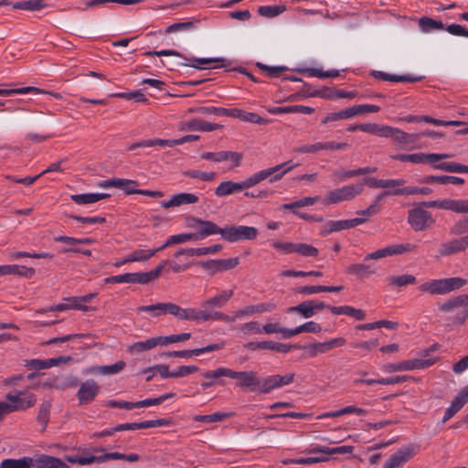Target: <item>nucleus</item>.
<instances>
[{
  "instance_id": "nucleus-1",
  "label": "nucleus",
  "mask_w": 468,
  "mask_h": 468,
  "mask_svg": "<svg viewBox=\"0 0 468 468\" xmlns=\"http://www.w3.org/2000/svg\"><path fill=\"white\" fill-rule=\"evenodd\" d=\"M468 281L460 277L434 279L419 286L422 292L430 294H446L467 284Z\"/></svg>"
},
{
  "instance_id": "nucleus-2",
  "label": "nucleus",
  "mask_w": 468,
  "mask_h": 468,
  "mask_svg": "<svg viewBox=\"0 0 468 468\" xmlns=\"http://www.w3.org/2000/svg\"><path fill=\"white\" fill-rule=\"evenodd\" d=\"M165 262L158 264L154 269L146 272H128L120 275L111 276L104 279L105 283H140L147 284L157 279L165 270Z\"/></svg>"
},
{
  "instance_id": "nucleus-3",
  "label": "nucleus",
  "mask_w": 468,
  "mask_h": 468,
  "mask_svg": "<svg viewBox=\"0 0 468 468\" xmlns=\"http://www.w3.org/2000/svg\"><path fill=\"white\" fill-rule=\"evenodd\" d=\"M171 315L179 320L195 322L218 321V318H224L219 311L203 310L202 308L199 310L195 308H182L176 303H173Z\"/></svg>"
},
{
  "instance_id": "nucleus-4",
  "label": "nucleus",
  "mask_w": 468,
  "mask_h": 468,
  "mask_svg": "<svg viewBox=\"0 0 468 468\" xmlns=\"http://www.w3.org/2000/svg\"><path fill=\"white\" fill-rule=\"evenodd\" d=\"M365 185L366 183L363 180L357 184L346 185L342 187L333 189L327 192L323 203L324 205H331L352 200L363 192Z\"/></svg>"
},
{
  "instance_id": "nucleus-5",
  "label": "nucleus",
  "mask_w": 468,
  "mask_h": 468,
  "mask_svg": "<svg viewBox=\"0 0 468 468\" xmlns=\"http://www.w3.org/2000/svg\"><path fill=\"white\" fill-rule=\"evenodd\" d=\"M21 395L22 393L16 395L8 393L6 395V399L11 403L0 401V420L11 412L32 407L37 401V399L33 394H28L24 397H21Z\"/></svg>"
},
{
  "instance_id": "nucleus-6",
  "label": "nucleus",
  "mask_w": 468,
  "mask_h": 468,
  "mask_svg": "<svg viewBox=\"0 0 468 468\" xmlns=\"http://www.w3.org/2000/svg\"><path fill=\"white\" fill-rule=\"evenodd\" d=\"M146 57L151 56H176L183 58L186 62L183 63L182 65L192 67L194 69H209L208 67H206L205 65L212 63V62H220L222 63V67L227 66L226 62L228 61L226 58H186L182 56L178 51L173 50V49H163L159 51H146L144 53ZM228 65H229V62H228Z\"/></svg>"
},
{
  "instance_id": "nucleus-7",
  "label": "nucleus",
  "mask_w": 468,
  "mask_h": 468,
  "mask_svg": "<svg viewBox=\"0 0 468 468\" xmlns=\"http://www.w3.org/2000/svg\"><path fill=\"white\" fill-rule=\"evenodd\" d=\"M227 378L236 379L237 387L250 391L259 390L261 392V379L255 371H235L229 368V371H223Z\"/></svg>"
},
{
  "instance_id": "nucleus-8",
  "label": "nucleus",
  "mask_w": 468,
  "mask_h": 468,
  "mask_svg": "<svg viewBox=\"0 0 468 468\" xmlns=\"http://www.w3.org/2000/svg\"><path fill=\"white\" fill-rule=\"evenodd\" d=\"M220 235L223 239L229 242L253 240L258 236V229L249 226H228L222 228Z\"/></svg>"
},
{
  "instance_id": "nucleus-9",
  "label": "nucleus",
  "mask_w": 468,
  "mask_h": 468,
  "mask_svg": "<svg viewBox=\"0 0 468 468\" xmlns=\"http://www.w3.org/2000/svg\"><path fill=\"white\" fill-rule=\"evenodd\" d=\"M408 222L415 231H422L431 228L435 219L430 211L418 207L409 211Z\"/></svg>"
},
{
  "instance_id": "nucleus-10",
  "label": "nucleus",
  "mask_w": 468,
  "mask_h": 468,
  "mask_svg": "<svg viewBox=\"0 0 468 468\" xmlns=\"http://www.w3.org/2000/svg\"><path fill=\"white\" fill-rule=\"evenodd\" d=\"M425 207H435L450 210L458 214H468V199H438L424 201L421 203Z\"/></svg>"
},
{
  "instance_id": "nucleus-11",
  "label": "nucleus",
  "mask_w": 468,
  "mask_h": 468,
  "mask_svg": "<svg viewBox=\"0 0 468 468\" xmlns=\"http://www.w3.org/2000/svg\"><path fill=\"white\" fill-rule=\"evenodd\" d=\"M101 391L100 385L94 379L82 382L76 394L80 405L91 403Z\"/></svg>"
},
{
  "instance_id": "nucleus-12",
  "label": "nucleus",
  "mask_w": 468,
  "mask_h": 468,
  "mask_svg": "<svg viewBox=\"0 0 468 468\" xmlns=\"http://www.w3.org/2000/svg\"><path fill=\"white\" fill-rule=\"evenodd\" d=\"M295 375L289 373L283 376L271 375L261 379V393H270L275 388L290 385L293 382Z\"/></svg>"
},
{
  "instance_id": "nucleus-13",
  "label": "nucleus",
  "mask_w": 468,
  "mask_h": 468,
  "mask_svg": "<svg viewBox=\"0 0 468 468\" xmlns=\"http://www.w3.org/2000/svg\"><path fill=\"white\" fill-rule=\"evenodd\" d=\"M346 344L344 337H335L323 343H314L308 346H303V348L308 350V356L314 357L319 354H324L333 348L341 347Z\"/></svg>"
},
{
  "instance_id": "nucleus-14",
  "label": "nucleus",
  "mask_w": 468,
  "mask_h": 468,
  "mask_svg": "<svg viewBox=\"0 0 468 468\" xmlns=\"http://www.w3.org/2000/svg\"><path fill=\"white\" fill-rule=\"evenodd\" d=\"M415 448L405 447L392 455L385 462L383 468H402V466L415 455Z\"/></svg>"
},
{
  "instance_id": "nucleus-15",
  "label": "nucleus",
  "mask_w": 468,
  "mask_h": 468,
  "mask_svg": "<svg viewBox=\"0 0 468 468\" xmlns=\"http://www.w3.org/2000/svg\"><path fill=\"white\" fill-rule=\"evenodd\" d=\"M192 222L191 227L196 229L193 234L197 236V240L213 234H220V231H222V228L209 220L193 218Z\"/></svg>"
},
{
  "instance_id": "nucleus-16",
  "label": "nucleus",
  "mask_w": 468,
  "mask_h": 468,
  "mask_svg": "<svg viewBox=\"0 0 468 468\" xmlns=\"http://www.w3.org/2000/svg\"><path fill=\"white\" fill-rule=\"evenodd\" d=\"M239 262V258H229V259H220V260H209L207 261H200L198 262V265H200L202 268L210 270L212 274L228 271L230 269L235 268Z\"/></svg>"
},
{
  "instance_id": "nucleus-17",
  "label": "nucleus",
  "mask_w": 468,
  "mask_h": 468,
  "mask_svg": "<svg viewBox=\"0 0 468 468\" xmlns=\"http://www.w3.org/2000/svg\"><path fill=\"white\" fill-rule=\"evenodd\" d=\"M468 402V385L462 388L444 412L442 423L447 422Z\"/></svg>"
},
{
  "instance_id": "nucleus-18",
  "label": "nucleus",
  "mask_w": 468,
  "mask_h": 468,
  "mask_svg": "<svg viewBox=\"0 0 468 468\" xmlns=\"http://www.w3.org/2000/svg\"><path fill=\"white\" fill-rule=\"evenodd\" d=\"M234 292L232 290H223L216 295L209 297L201 303L203 310L215 311L216 308L224 307L232 298Z\"/></svg>"
},
{
  "instance_id": "nucleus-19",
  "label": "nucleus",
  "mask_w": 468,
  "mask_h": 468,
  "mask_svg": "<svg viewBox=\"0 0 468 468\" xmlns=\"http://www.w3.org/2000/svg\"><path fill=\"white\" fill-rule=\"evenodd\" d=\"M367 221V218H355L352 219H344V220H330L326 223L324 226L322 233L324 235L335 232V231H340L343 229H348L355 228L360 224H363Z\"/></svg>"
},
{
  "instance_id": "nucleus-20",
  "label": "nucleus",
  "mask_w": 468,
  "mask_h": 468,
  "mask_svg": "<svg viewBox=\"0 0 468 468\" xmlns=\"http://www.w3.org/2000/svg\"><path fill=\"white\" fill-rule=\"evenodd\" d=\"M223 126L217 123H212L199 118H194L186 121L181 124L180 130L182 131H200V132H211L217 129H220Z\"/></svg>"
},
{
  "instance_id": "nucleus-21",
  "label": "nucleus",
  "mask_w": 468,
  "mask_h": 468,
  "mask_svg": "<svg viewBox=\"0 0 468 468\" xmlns=\"http://www.w3.org/2000/svg\"><path fill=\"white\" fill-rule=\"evenodd\" d=\"M288 165V163H282V164H280V165H277L275 166H272V167H270V168H267V169H264V170H261L253 175H251L250 176H249L248 178H246L243 183H244V186H246V189L261 183V181L269 178L270 176H271V175L275 172H279L282 168H283L284 166H286Z\"/></svg>"
},
{
  "instance_id": "nucleus-22",
  "label": "nucleus",
  "mask_w": 468,
  "mask_h": 468,
  "mask_svg": "<svg viewBox=\"0 0 468 468\" xmlns=\"http://www.w3.org/2000/svg\"><path fill=\"white\" fill-rule=\"evenodd\" d=\"M288 165V163H282V164H280V165H277L275 166H272V167H270V168H267V169H264V170H261L253 175H251L250 176H249L248 178H246L243 183H244V186H246V189L261 183V181L269 178L270 176H271V175L275 172H279L282 168H283L284 166H286Z\"/></svg>"
},
{
  "instance_id": "nucleus-23",
  "label": "nucleus",
  "mask_w": 468,
  "mask_h": 468,
  "mask_svg": "<svg viewBox=\"0 0 468 468\" xmlns=\"http://www.w3.org/2000/svg\"><path fill=\"white\" fill-rule=\"evenodd\" d=\"M224 347V343L220 344H211L205 347L201 348H195L191 350H181V351H171L166 352L164 355L167 357H190L192 356H199L201 354L207 353V352H212V351H218Z\"/></svg>"
},
{
  "instance_id": "nucleus-24",
  "label": "nucleus",
  "mask_w": 468,
  "mask_h": 468,
  "mask_svg": "<svg viewBox=\"0 0 468 468\" xmlns=\"http://www.w3.org/2000/svg\"><path fill=\"white\" fill-rule=\"evenodd\" d=\"M199 200L198 197L192 193H179L174 195L167 201L162 202V207L167 209L173 207H179L182 205L196 204Z\"/></svg>"
},
{
  "instance_id": "nucleus-25",
  "label": "nucleus",
  "mask_w": 468,
  "mask_h": 468,
  "mask_svg": "<svg viewBox=\"0 0 468 468\" xmlns=\"http://www.w3.org/2000/svg\"><path fill=\"white\" fill-rule=\"evenodd\" d=\"M33 468H69L62 460L42 454L37 458H32Z\"/></svg>"
},
{
  "instance_id": "nucleus-26",
  "label": "nucleus",
  "mask_w": 468,
  "mask_h": 468,
  "mask_svg": "<svg viewBox=\"0 0 468 468\" xmlns=\"http://www.w3.org/2000/svg\"><path fill=\"white\" fill-rule=\"evenodd\" d=\"M246 189L242 182L224 181L221 182L215 189V195L218 197L232 195Z\"/></svg>"
},
{
  "instance_id": "nucleus-27",
  "label": "nucleus",
  "mask_w": 468,
  "mask_h": 468,
  "mask_svg": "<svg viewBox=\"0 0 468 468\" xmlns=\"http://www.w3.org/2000/svg\"><path fill=\"white\" fill-rule=\"evenodd\" d=\"M223 371H229V368L221 367H218L215 370H209V371L204 372L203 377L207 380L203 381L201 383V387L203 388H207L216 384L223 385L224 384L223 381L219 379L220 378H223V377L227 378V375H224Z\"/></svg>"
},
{
  "instance_id": "nucleus-28",
  "label": "nucleus",
  "mask_w": 468,
  "mask_h": 468,
  "mask_svg": "<svg viewBox=\"0 0 468 468\" xmlns=\"http://www.w3.org/2000/svg\"><path fill=\"white\" fill-rule=\"evenodd\" d=\"M372 75L375 79L393 82H416L422 80V77L420 76L415 77L412 75H395L378 70L373 71Z\"/></svg>"
},
{
  "instance_id": "nucleus-29",
  "label": "nucleus",
  "mask_w": 468,
  "mask_h": 468,
  "mask_svg": "<svg viewBox=\"0 0 468 468\" xmlns=\"http://www.w3.org/2000/svg\"><path fill=\"white\" fill-rule=\"evenodd\" d=\"M464 245L462 237L454 239L450 241L441 243L439 248V253L441 256H450L464 251Z\"/></svg>"
},
{
  "instance_id": "nucleus-30",
  "label": "nucleus",
  "mask_w": 468,
  "mask_h": 468,
  "mask_svg": "<svg viewBox=\"0 0 468 468\" xmlns=\"http://www.w3.org/2000/svg\"><path fill=\"white\" fill-rule=\"evenodd\" d=\"M47 93L56 99H61L60 93L53 91H46L36 87H24L19 89H0V96H10L13 94H27V93Z\"/></svg>"
},
{
  "instance_id": "nucleus-31",
  "label": "nucleus",
  "mask_w": 468,
  "mask_h": 468,
  "mask_svg": "<svg viewBox=\"0 0 468 468\" xmlns=\"http://www.w3.org/2000/svg\"><path fill=\"white\" fill-rule=\"evenodd\" d=\"M423 184H452V185H463L465 180L462 177L454 176H424L421 180Z\"/></svg>"
},
{
  "instance_id": "nucleus-32",
  "label": "nucleus",
  "mask_w": 468,
  "mask_h": 468,
  "mask_svg": "<svg viewBox=\"0 0 468 468\" xmlns=\"http://www.w3.org/2000/svg\"><path fill=\"white\" fill-rule=\"evenodd\" d=\"M366 185L371 188H389L403 186L404 179H377L374 177L364 178Z\"/></svg>"
},
{
  "instance_id": "nucleus-33",
  "label": "nucleus",
  "mask_w": 468,
  "mask_h": 468,
  "mask_svg": "<svg viewBox=\"0 0 468 468\" xmlns=\"http://www.w3.org/2000/svg\"><path fill=\"white\" fill-rule=\"evenodd\" d=\"M347 273L359 278L368 277L377 272V269L373 263H354L347 267Z\"/></svg>"
},
{
  "instance_id": "nucleus-34",
  "label": "nucleus",
  "mask_w": 468,
  "mask_h": 468,
  "mask_svg": "<svg viewBox=\"0 0 468 468\" xmlns=\"http://www.w3.org/2000/svg\"><path fill=\"white\" fill-rule=\"evenodd\" d=\"M109 197L110 195L106 193H86L71 195L70 198L78 205H87L96 203L100 200L108 198Z\"/></svg>"
},
{
  "instance_id": "nucleus-35",
  "label": "nucleus",
  "mask_w": 468,
  "mask_h": 468,
  "mask_svg": "<svg viewBox=\"0 0 468 468\" xmlns=\"http://www.w3.org/2000/svg\"><path fill=\"white\" fill-rule=\"evenodd\" d=\"M173 303H157L151 305H143L138 307V312L152 313L153 316H159L161 314H172Z\"/></svg>"
},
{
  "instance_id": "nucleus-36",
  "label": "nucleus",
  "mask_w": 468,
  "mask_h": 468,
  "mask_svg": "<svg viewBox=\"0 0 468 468\" xmlns=\"http://www.w3.org/2000/svg\"><path fill=\"white\" fill-rule=\"evenodd\" d=\"M420 134L418 133H407L398 128H393L389 126L388 131V137L393 138L395 141H397L399 144H413L415 143L419 138Z\"/></svg>"
},
{
  "instance_id": "nucleus-37",
  "label": "nucleus",
  "mask_w": 468,
  "mask_h": 468,
  "mask_svg": "<svg viewBox=\"0 0 468 468\" xmlns=\"http://www.w3.org/2000/svg\"><path fill=\"white\" fill-rule=\"evenodd\" d=\"M321 331H322V326L320 324L314 322V321H309V322H306L293 329H290V331H288L286 333H287V336H290V338H292V337H293L299 334H302L303 332L317 334V333H320Z\"/></svg>"
},
{
  "instance_id": "nucleus-38",
  "label": "nucleus",
  "mask_w": 468,
  "mask_h": 468,
  "mask_svg": "<svg viewBox=\"0 0 468 468\" xmlns=\"http://www.w3.org/2000/svg\"><path fill=\"white\" fill-rule=\"evenodd\" d=\"M436 358H428V359H410L406 361H402V370H415V369H423L430 367L431 366L436 363Z\"/></svg>"
},
{
  "instance_id": "nucleus-39",
  "label": "nucleus",
  "mask_w": 468,
  "mask_h": 468,
  "mask_svg": "<svg viewBox=\"0 0 468 468\" xmlns=\"http://www.w3.org/2000/svg\"><path fill=\"white\" fill-rule=\"evenodd\" d=\"M0 468H33L32 458L25 456L19 459H4L0 463Z\"/></svg>"
},
{
  "instance_id": "nucleus-40",
  "label": "nucleus",
  "mask_w": 468,
  "mask_h": 468,
  "mask_svg": "<svg viewBox=\"0 0 468 468\" xmlns=\"http://www.w3.org/2000/svg\"><path fill=\"white\" fill-rule=\"evenodd\" d=\"M254 314H257L256 305H248L242 309L236 311L234 315H228V314L220 312V314L222 316H224V318H218V321H223L226 323H233L239 318L250 316Z\"/></svg>"
},
{
  "instance_id": "nucleus-41",
  "label": "nucleus",
  "mask_w": 468,
  "mask_h": 468,
  "mask_svg": "<svg viewBox=\"0 0 468 468\" xmlns=\"http://www.w3.org/2000/svg\"><path fill=\"white\" fill-rule=\"evenodd\" d=\"M157 345H160L159 336L149 338L145 341L136 342L129 346L128 351L131 354H139L146 350H150L155 347Z\"/></svg>"
},
{
  "instance_id": "nucleus-42",
  "label": "nucleus",
  "mask_w": 468,
  "mask_h": 468,
  "mask_svg": "<svg viewBox=\"0 0 468 468\" xmlns=\"http://www.w3.org/2000/svg\"><path fill=\"white\" fill-rule=\"evenodd\" d=\"M8 274L29 278L35 274V269L17 264L4 265V275Z\"/></svg>"
},
{
  "instance_id": "nucleus-43",
  "label": "nucleus",
  "mask_w": 468,
  "mask_h": 468,
  "mask_svg": "<svg viewBox=\"0 0 468 468\" xmlns=\"http://www.w3.org/2000/svg\"><path fill=\"white\" fill-rule=\"evenodd\" d=\"M359 131L382 137H388L389 126L377 123H360Z\"/></svg>"
},
{
  "instance_id": "nucleus-44",
  "label": "nucleus",
  "mask_w": 468,
  "mask_h": 468,
  "mask_svg": "<svg viewBox=\"0 0 468 468\" xmlns=\"http://www.w3.org/2000/svg\"><path fill=\"white\" fill-rule=\"evenodd\" d=\"M391 158L401 162H410L412 164H428L427 154L424 153L398 154L392 155Z\"/></svg>"
},
{
  "instance_id": "nucleus-45",
  "label": "nucleus",
  "mask_w": 468,
  "mask_h": 468,
  "mask_svg": "<svg viewBox=\"0 0 468 468\" xmlns=\"http://www.w3.org/2000/svg\"><path fill=\"white\" fill-rule=\"evenodd\" d=\"M354 447L350 445H343L339 447L329 448L325 446H316L312 450V452H322L327 455L331 454H351Z\"/></svg>"
},
{
  "instance_id": "nucleus-46",
  "label": "nucleus",
  "mask_w": 468,
  "mask_h": 468,
  "mask_svg": "<svg viewBox=\"0 0 468 468\" xmlns=\"http://www.w3.org/2000/svg\"><path fill=\"white\" fill-rule=\"evenodd\" d=\"M432 193L430 187H418V186H406L402 188H396L392 191L395 196H410V195H423L428 196Z\"/></svg>"
},
{
  "instance_id": "nucleus-47",
  "label": "nucleus",
  "mask_w": 468,
  "mask_h": 468,
  "mask_svg": "<svg viewBox=\"0 0 468 468\" xmlns=\"http://www.w3.org/2000/svg\"><path fill=\"white\" fill-rule=\"evenodd\" d=\"M288 313H298L303 318H311L315 314L313 307V301H304L298 305L288 308Z\"/></svg>"
},
{
  "instance_id": "nucleus-48",
  "label": "nucleus",
  "mask_w": 468,
  "mask_h": 468,
  "mask_svg": "<svg viewBox=\"0 0 468 468\" xmlns=\"http://www.w3.org/2000/svg\"><path fill=\"white\" fill-rule=\"evenodd\" d=\"M434 169L446 171L449 173H468V165L454 162L440 163L433 165Z\"/></svg>"
},
{
  "instance_id": "nucleus-49",
  "label": "nucleus",
  "mask_w": 468,
  "mask_h": 468,
  "mask_svg": "<svg viewBox=\"0 0 468 468\" xmlns=\"http://www.w3.org/2000/svg\"><path fill=\"white\" fill-rule=\"evenodd\" d=\"M14 9H21L27 11H38L46 6L43 0H27L16 2L12 5Z\"/></svg>"
},
{
  "instance_id": "nucleus-50",
  "label": "nucleus",
  "mask_w": 468,
  "mask_h": 468,
  "mask_svg": "<svg viewBox=\"0 0 468 468\" xmlns=\"http://www.w3.org/2000/svg\"><path fill=\"white\" fill-rule=\"evenodd\" d=\"M419 26L423 32L442 30L444 28V25L441 21H437L428 16L421 17L419 20Z\"/></svg>"
},
{
  "instance_id": "nucleus-51",
  "label": "nucleus",
  "mask_w": 468,
  "mask_h": 468,
  "mask_svg": "<svg viewBox=\"0 0 468 468\" xmlns=\"http://www.w3.org/2000/svg\"><path fill=\"white\" fill-rule=\"evenodd\" d=\"M124 367L125 363L123 361H118L113 365L93 367L90 369V372L102 375H114L121 372Z\"/></svg>"
},
{
  "instance_id": "nucleus-52",
  "label": "nucleus",
  "mask_w": 468,
  "mask_h": 468,
  "mask_svg": "<svg viewBox=\"0 0 468 468\" xmlns=\"http://www.w3.org/2000/svg\"><path fill=\"white\" fill-rule=\"evenodd\" d=\"M389 285L395 287H404L409 284H415L417 282V279L414 275L411 274H403L399 276H391L388 279Z\"/></svg>"
},
{
  "instance_id": "nucleus-53",
  "label": "nucleus",
  "mask_w": 468,
  "mask_h": 468,
  "mask_svg": "<svg viewBox=\"0 0 468 468\" xmlns=\"http://www.w3.org/2000/svg\"><path fill=\"white\" fill-rule=\"evenodd\" d=\"M183 175L186 177L199 179L205 182L214 181L217 176L215 172H202L199 170H186L183 172Z\"/></svg>"
},
{
  "instance_id": "nucleus-54",
  "label": "nucleus",
  "mask_w": 468,
  "mask_h": 468,
  "mask_svg": "<svg viewBox=\"0 0 468 468\" xmlns=\"http://www.w3.org/2000/svg\"><path fill=\"white\" fill-rule=\"evenodd\" d=\"M389 251V257L394 255H401L404 253H410L417 250V245L412 243H401L393 244L388 246Z\"/></svg>"
},
{
  "instance_id": "nucleus-55",
  "label": "nucleus",
  "mask_w": 468,
  "mask_h": 468,
  "mask_svg": "<svg viewBox=\"0 0 468 468\" xmlns=\"http://www.w3.org/2000/svg\"><path fill=\"white\" fill-rule=\"evenodd\" d=\"M232 415V413H225V412H216L209 415H196L193 420L195 421L199 422H218L221 421L227 418H229Z\"/></svg>"
},
{
  "instance_id": "nucleus-56",
  "label": "nucleus",
  "mask_w": 468,
  "mask_h": 468,
  "mask_svg": "<svg viewBox=\"0 0 468 468\" xmlns=\"http://www.w3.org/2000/svg\"><path fill=\"white\" fill-rule=\"evenodd\" d=\"M50 408L51 404L48 401L42 402L39 407L37 420L42 425L41 431H44L46 430L47 425L48 423Z\"/></svg>"
},
{
  "instance_id": "nucleus-57",
  "label": "nucleus",
  "mask_w": 468,
  "mask_h": 468,
  "mask_svg": "<svg viewBox=\"0 0 468 468\" xmlns=\"http://www.w3.org/2000/svg\"><path fill=\"white\" fill-rule=\"evenodd\" d=\"M155 255V251L153 250H136L128 254V261H146L150 258Z\"/></svg>"
},
{
  "instance_id": "nucleus-58",
  "label": "nucleus",
  "mask_w": 468,
  "mask_h": 468,
  "mask_svg": "<svg viewBox=\"0 0 468 468\" xmlns=\"http://www.w3.org/2000/svg\"><path fill=\"white\" fill-rule=\"evenodd\" d=\"M294 252L303 257L313 258L317 257L319 253L318 250L315 247L306 243H295Z\"/></svg>"
},
{
  "instance_id": "nucleus-59",
  "label": "nucleus",
  "mask_w": 468,
  "mask_h": 468,
  "mask_svg": "<svg viewBox=\"0 0 468 468\" xmlns=\"http://www.w3.org/2000/svg\"><path fill=\"white\" fill-rule=\"evenodd\" d=\"M256 66L271 78H278L282 72L288 69L285 66H267L261 62H257Z\"/></svg>"
},
{
  "instance_id": "nucleus-60",
  "label": "nucleus",
  "mask_w": 468,
  "mask_h": 468,
  "mask_svg": "<svg viewBox=\"0 0 468 468\" xmlns=\"http://www.w3.org/2000/svg\"><path fill=\"white\" fill-rule=\"evenodd\" d=\"M285 10L283 5H262L258 9V13L265 17H274Z\"/></svg>"
},
{
  "instance_id": "nucleus-61",
  "label": "nucleus",
  "mask_w": 468,
  "mask_h": 468,
  "mask_svg": "<svg viewBox=\"0 0 468 468\" xmlns=\"http://www.w3.org/2000/svg\"><path fill=\"white\" fill-rule=\"evenodd\" d=\"M68 461L71 463H78L80 465H88L93 463H101V455L69 456Z\"/></svg>"
},
{
  "instance_id": "nucleus-62",
  "label": "nucleus",
  "mask_w": 468,
  "mask_h": 468,
  "mask_svg": "<svg viewBox=\"0 0 468 468\" xmlns=\"http://www.w3.org/2000/svg\"><path fill=\"white\" fill-rule=\"evenodd\" d=\"M468 232V218L463 217L457 220L451 228L450 234L453 236H461Z\"/></svg>"
},
{
  "instance_id": "nucleus-63",
  "label": "nucleus",
  "mask_w": 468,
  "mask_h": 468,
  "mask_svg": "<svg viewBox=\"0 0 468 468\" xmlns=\"http://www.w3.org/2000/svg\"><path fill=\"white\" fill-rule=\"evenodd\" d=\"M189 112L200 113V114H206V115L214 114L217 116H224L225 108H219V107H214V106H210V107L201 106V107L191 108V109H189Z\"/></svg>"
},
{
  "instance_id": "nucleus-64",
  "label": "nucleus",
  "mask_w": 468,
  "mask_h": 468,
  "mask_svg": "<svg viewBox=\"0 0 468 468\" xmlns=\"http://www.w3.org/2000/svg\"><path fill=\"white\" fill-rule=\"evenodd\" d=\"M319 197H303L300 200H297V201H294V202H292V203H287V204H284L282 206V208L283 209H293V208H298V207H306V206H312L314 205L317 200H319Z\"/></svg>"
}]
</instances>
